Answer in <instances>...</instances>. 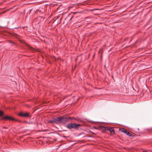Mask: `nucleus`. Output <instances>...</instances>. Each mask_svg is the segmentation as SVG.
<instances>
[{"label":"nucleus","instance_id":"nucleus-1","mask_svg":"<svg viewBox=\"0 0 152 152\" xmlns=\"http://www.w3.org/2000/svg\"><path fill=\"white\" fill-rule=\"evenodd\" d=\"M81 125L79 124H77L74 123H72L68 124L66 126V128L69 129H77L79 127L81 126Z\"/></svg>","mask_w":152,"mask_h":152},{"label":"nucleus","instance_id":"nucleus-2","mask_svg":"<svg viewBox=\"0 0 152 152\" xmlns=\"http://www.w3.org/2000/svg\"><path fill=\"white\" fill-rule=\"evenodd\" d=\"M71 118L70 117H58V124L61 123L62 124H64L67 123L68 121Z\"/></svg>","mask_w":152,"mask_h":152},{"label":"nucleus","instance_id":"nucleus-3","mask_svg":"<svg viewBox=\"0 0 152 152\" xmlns=\"http://www.w3.org/2000/svg\"><path fill=\"white\" fill-rule=\"evenodd\" d=\"M1 120H11L12 121H18L19 122H21V121H18V120L16 119L13 117H12L11 116H6L2 117L1 118Z\"/></svg>","mask_w":152,"mask_h":152},{"label":"nucleus","instance_id":"nucleus-4","mask_svg":"<svg viewBox=\"0 0 152 152\" xmlns=\"http://www.w3.org/2000/svg\"><path fill=\"white\" fill-rule=\"evenodd\" d=\"M18 115L21 117H29V113L28 112L23 113L20 112L19 113Z\"/></svg>","mask_w":152,"mask_h":152},{"label":"nucleus","instance_id":"nucleus-5","mask_svg":"<svg viewBox=\"0 0 152 152\" xmlns=\"http://www.w3.org/2000/svg\"><path fill=\"white\" fill-rule=\"evenodd\" d=\"M49 123H55L56 124H58V117L57 118H53L51 120H50L48 121Z\"/></svg>","mask_w":152,"mask_h":152},{"label":"nucleus","instance_id":"nucleus-6","mask_svg":"<svg viewBox=\"0 0 152 152\" xmlns=\"http://www.w3.org/2000/svg\"><path fill=\"white\" fill-rule=\"evenodd\" d=\"M121 132L126 134L129 136H132V135L128 131H127L124 129H122Z\"/></svg>","mask_w":152,"mask_h":152},{"label":"nucleus","instance_id":"nucleus-7","mask_svg":"<svg viewBox=\"0 0 152 152\" xmlns=\"http://www.w3.org/2000/svg\"><path fill=\"white\" fill-rule=\"evenodd\" d=\"M109 131L112 135H114L115 134V130L113 128H110L109 129Z\"/></svg>","mask_w":152,"mask_h":152},{"label":"nucleus","instance_id":"nucleus-8","mask_svg":"<svg viewBox=\"0 0 152 152\" xmlns=\"http://www.w3.org/2000/svg\"><path fill=\"white\" fill-rule=\"evenodd\" d=\"M26 45L28 47L29 49L32 51V52H34L35 51V49L29 46L28 44H26Z\"/></svg>","mask_w":152,"mask_h":152},{"label":"nucleus","instance_id":"nucleus-9","mask_svg":"<svg viewBox=\"0 0 152 152\" xmlns=\"http://www.w3.org/2000/svg\"><path fill=\"white\" fill-rule=\"evenodd\" d=\"M4 114V112L2 111H0V117L2 116Z\"/></svg>","mask_w":152,"mask_h":152},{"label":"nucleus","instance_id":"nucleus-10","mask_svg":"<svg viewBox=\"0 0 152 152\" xmlns=\"http://www.w3.org/2000/svg\"><path fill=\"white\" fill-rule=\"evenodd\" d=\"M110 128L106 127L105 128V130L106 131H109V129H110Z\"/></svg>","mask_w":152,"mask_h":152},{"label":"nucleus","instance_id":"nucleus-11","mask_svg":"<svg viewBox=\"0 0 152 152\" xmlns=\"http://www.w3.org/2000/svg\"><path fill=\"white\" fill-rule=\"evenodd\" d=\"M71 118H70V119H75V118L73 117H70Z\"/></svg>","mask_w":152,"mask_h":152},{"label":"nucleus","instance_id":"nucleus-12","mask_svg":"<svg viewBox=\"0 0 152 152\" xmlns=\"http://www.w3.org/2000/svg\"><path fill=\"white\" fill-rule=\"evenodd\" d=\"M42 13H43L44 10L43 9H42Z\"/></svg>","mask_w":152,"mask_h":152},{"label":"nucleus","instance_id":"nucleus-13","mask_svg":"<svg viewBox=\"0 0 152 152\" xmlns=\"http://www.w3.org/2000/svg\"><path fill=\"white\" fill-rule=\"evenodd\" d=\"M3 128H4V129H6V128H6V127H5L4 126V127H3Z\"/></svg>","mask_w":152,"mask_h":152},{"label":"nucleus","instance_id":"nucleus-14","mask_svg":"<svg viewBox=\"0 0 152 152\" xmlns=\"http://www.w3.org/2000/svg\"><path fill=\"white\" fill-rule=\"evenodd\" d=\"M37 51H39V49H37Z\"/></svg>","mask_w":152,"mask_h":152},{"label":"nucleus","instance_id":"nucleus-15","mask_svg":"<svg viewBox=\"0 0 152 152\" xmlns=\"http://www.w3.org/2000/svg\"><path fill=\"white\" fill-rule=\"evenodd\" d=\"M10 43H14L13 42H10Z\"/></svg>","mask_w":152,"mask_h":152},{"label":"nucleus","instance_id":"nucleus-16","mask_svg":"<svg viewBox=\"0 0 152 152\" xmlns=\"http://www.w3.org/2000/svg\"><path fill=\"white\" fill-rule=\"evenodd\" d=\"M23 28H25V27H23Z\"/></svg>","mask_w":152,"mask_h":152}]
</instances>
